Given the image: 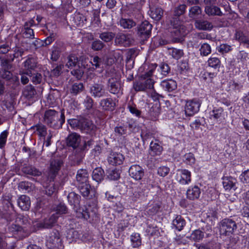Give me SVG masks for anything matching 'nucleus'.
Instances as JSON below:
<instances>
[{"label": "nucleus", "mask_w": 249, "mask_h": 249, "mask_svg": "<svg viewBox=\"0 0 249 249\" xmlns=\"http://www.w3.org/2000/svg\"><path fill=\"white\" fill-rule=\"evenodd\" d=\"M68 123L74 129H78L82 133L89 134L91 136L96 134L97 126L92 121L87 118L80 117L76 119H69Z\"/></svg>", "instance_id": "1"}, {"label": "nucleus", "mask_w": 249, "mask_h": 249, "mask_svg": "<svg viewBox=\"0 0 249 249\" xmlns=\"http://www.w3.org/2000/svg\"><path fill=\"white\" fill-rule=\"evenodd\" d=\"M65 122L64 110H61L60 115L54 109H48L45 111L43 116V122L49 127L54 129L62 128Z\"/></svg>", "instance_id": "2"}, {"label": "nucleus", "mask_w": 249, "mask_h": 249, "mask_svg": "<svg viewBox=\"0 0 249 249\" xmlns=\"http://www.w3.org/2000/svg\"><path fill=\"white\" fill-rule=\"evenodd\" d=\"M67 199L70 204L73 206V209L76 213L77 217L83 218L87 220L89 218L90 215L87 210H84L83 209L80 208L81 196L79 195L74 192H71L68 194Z\"/></svg>", "instance_id": "3"}, {"label": "nucleus", "mask_w": 249, "mask_h": 249, "mask_svg": "<svg viewBox=\"0 0 249 249\" xmlns=\"http://www.w3.org/2000/svg\"><path fill=\"white\" fill-rule=\"evenodd\" d=\"M237 229L236 222L231 218L222 220L219 224V231L221 235H230Z\"/></svg>", "instance_id": "4"}, {"label": "nucleus", "mask_w": 249, "mask_h": 249, "mask_svg": "<svg viewBox=\"0 0 249 249\" xmlns=\"http://www.w3.org/2000/svg\"><path fill=\"white\" fill-rule=\"evenodd\" d=\"M63 165V161L61 158L53 157L51 159L48 177L51 180H53L55 178Z\"/></svg>", "instance_id": "5"}, {"label": "nucleus", "mask_w": 249, "mask_h": 249, "mask_svg": "<svg viewBox=\"0 0 249 249\" xmlns=\"http://www.w3.org/2000/svg\"><path fill=\"white\" fill-rule=\"evenodd\" d=\"M137 29L138 36L142 40H146L151 36L152 25L145 20L139 25Z\"/></svg>", "instance_id": "6"}, {"label": "nucleus", "mask_w": 249, "mask_h": 249, "mask_svg": "<svg viewBox=\"0 0 249 249\" xmlns=\"http://www.w3.org/2000/svg\"><path fill=\"white\" fill-rule=\"evenodd\" d=\"M107 88L110 93L113 94H122V87L121 80L116 77H111L108 79Z\"/></svg>", "instance_id": "7"}, {"label": "nucleus", "mask_w": 249, "mask_h": 249, "mask_svg": "<svg viewBox=\"0 0 249 249\" xmlns=\"http://www.w3.org/2000/svg\"><path fill=\"white\" fill-rule=\"evenodd\" d=\"M171 31L172 41L174 43H182L184 41V37L188 34V31L184 26L173 29Z\"/></svg>", "instance_id": "8"}, {"label": "nucleus", "mask_w": 249, "mask_h": 249, "mask_svg": "<svg viewBox=\"0 0 249 249\" xmlns=\"http://www.w3.org/2000/svg\"><path fill=\"white\" fill-rule=\"evenodd\" d=\"M133 40L128 35L123 33H118L115 37L114 43L115 45L127 47L130 46Z\"/></svg>", "instance_id": "9"}, {"label": "nucleus", "mask_w": 249, "mask_h": 249, "mask_svg": "<svg viewBox=\"0 0 249 249\" xmlns=\"http://www.w3.org/2000/svg\"><path fill=\"white\" fill-rule=\"evenodd\" d=\"M78 189L82 196L88 199L95 197V191L91 189L89 182L78 184Z\"/></svg>", "instance_id": "10"}, {"label": "nucleus", "mask_w": 249, "mask_h": 249, "mask_svg": "<svg viewBox=\"0 0 249 249\" xmlns=\"http://www.w3.org/2000/svg\"><path fill=\"white\" fill-rule=\"evenodd\" d=\"M89 92L94 98H101L107 93L105 86L100 83H94L90 87Z\"/></svg>", "instance_id": "11"}, {"label": "nucleus", "mask_w": 249, "mask_h": 249, "mask_svg": "<svg viewBox=\"0 0 249 249\" xmlns=\"http://www.w3.org/2000/svg\"><path fill=\"white\" fill-rule=\"evenodd\" d=\"M85 156L84 151L80 147L75 149L73 153L69 156L70 164L71 166L79 165Z\"/></svg>", "instance_id": "12"}, {"label": "nucleus", "mask_w": 249, "mask_h": 249, "mask_svg": "<svg viewBox=\"0 0 249 249\" xmlns=\"http://www.w3.org/2000/svg\"><path fill=\"white\" fill-rule=\"evenodd\" d=\"M58 218V215L53 214L50 218L45 219L42 222L37 223L35 226L38 229H51L54 226Z\"/></svg>", "instance_id": "13"}, {"label": "nucleus", "mask_w": 249, "mask_h": 249, "mask_svg": "<svg viewBox=\"0 0 249 249\" xmlns=\"http://www.w3.org/2000/svg\"><path fill=\"white\" fill-rule=\"evenodd\" d=\"M61 240L58 231H53L47 240V245L51 249L58 248L61 246Z\"/></svg>", "instance_id": "14"}, {"label": "nucleus", "mask_w": 249, "mask_h": 249, "mask_svg": "<svg viewBox=\"0 0 249 249\" xmlns=\"http://www.w3.org/2000/svg\"><path fill=\"white\" fill-rule=\"evenodd\" d=\"M37 61L35 57L29 56L23 63V66L26 71V73L31 76L32 71L35 70L37 67Z\"/></svg>", "instance_id": "15"}, {"label": "nucleus", "mask_w": 249, "mask_h": 249, "mask_svg": "<svg viewBox=\"0 0 249 249\" xmlns=\"http://www.w3.org/2000/svg\"><path fill=\"white\" fill-rule=\"evenodd\" d=\"M130 176L134 179L139 180L142 178L144 175V169L139 165H132L129 169Z\"/></svg>", "instance_id": "16"}, {"label": "nucleus", "mask_w": 249, "mask_h": 249, "mask_svg": "<svg viewBox=\"0 0 249 249\" xmlns=\"http://www.w3.org/2000/svg\"><path fill=\"white\" fill-rule=\"evenodd\" d=\"M81 136L76 133H72L67 137V143L69 146L72 147L74 149L80 147Z\"/></svg>", "instance_id": "17"}, {"label": "nucleus", "mask_w": 249, "mask_h": 249, "mask_svg": "<svg viewBox=\"0 0 249 249\" xmlns=\"http://www.w3.org/2000/svg\"><path fill=\"white\" fill-rule=\"evenodd\" d=\"M200 104L196 101H187L185 105V113L188 116H192L197 112L199 109Z\"/></svg>", "instance_id": "18"}, {"label": "nucleus", "mask_w": 249, "mask_h": 249, "mask_svg": "<svg viewBox=\"0 0 249 249\" xmlns=\"http://www.w3.org/2000/svg\"><path fill=\"white\" fill-rule=\"evenodd\" d=\"M153 70H150L148 72L142 75L140 78L141 81H143V85L145 87V90L149 89H153L154 88V81L152 78Z\"/></svg>", "instance_id": "19"}, {"label": "nucleus", "mask_w": 249, "mask_h": 249, "mask_svg": "<svg viewBox=\"0 0 249 249\" xmlns=\"http://www.w3.org/2000/svg\"><path fill=\"white\" fill-rule=\"evenodd\" d=\"M8 231L13 235H18L19 238L25 237L26 235L23 229L19 225L13 223L9 225Z\"/></svg>", "instance_id": "20"}, {"label": "nucleus", "mask_w": 249, "mask_h": 249, "mask_svg": "<svg viewBox=\"0 0 249 249\" xmlns=\"http://www.w3.org/2000/svg\"><path fill=\"white\" fill-rule=\"evenodd\" d=\"M237 180L231 177H226L223 178V185L226 190L235 191L237 188Z\"/></svg>", "instance_id": "21"}, {"label": "nucleus", "mask_w": 249, "mask_h": 249, "mask_svg": "<svg viewBox=\"0 0 249 249\" xmlns=\"http://www.w3.org/2000/svg\"><path fill=\"white\" fill-rule=\"evenodd\" d=\"M138 55V50L135 48H131L126 53V67L129 69L133 67L134 62V58Z\"/></svg>", "instance_id": "22"}, {"label": "nucleus", "mask_w": 249, "mask_h": 249, "mask_svg": "<svg viewBox=\"0 0 249 249\" xmlns=\"http://www.w3.org/2000/svg\"><path fill=\"white\" fill-rule=\"evenodd\" d=\"M107 160L109 164L112 165H120L123 163L124 157L121 153H111L108 157Z\"/></svg>", "instance_id": "23"}, {"label": "nucleus", "mask_w": 249, "mask_h": 249, "mask_svg": "<svg viewBox=\"0 0 249 249\" xmlns=\"http://www.w3.org/2000/svg\"><path fill=\"white\" fill-rule=\"evenodd\" d=\"M100 104L105 110L113 111L116 107L115 101L111 98L101 100Z\"/></svg>", "instance_id": "24"}, {"label": "nucleus", "mask_w": 249, "mask_h": 249, "mask_svg": "<svg viewBox=\"0 0 249 249\" xmlns=\"http://www.w3.org/2000/svg\"><path fill=\"white\" fill-rule=\"evenodd\" d=\"M163 150L162 146L159 143L158 140L151 142L150 144V154L152 156L160 155Z\"/></svg>", "instance_id": "25"}, {"label": "nucleus", "mask_w": 249, "mask_h": 249, "mask_svg": "<svg viewBox=\"0 0 249 249\" xmlns=\"http://www.w3.org/2000/svg\"><path fill=\"white\" fill-rule=\"evenodd\" d=\"M205 12L209 16H217L220 17L223 15V13L221 11L220 8L214 4L206 5L205 7Z\"/></svg>", "instance_id": "26"}, {"label": "nucleus", "mask_w": 249, "mask_h": 249, "mask_svg": "<svg viewBox=\"0 0 249 249\" xmlns=\"http://www.w3.org/2000/svg\"><path fill=\"white\" fill-rule=\"evenodd\" d=\"M89 174L85 169H80L77 171L76 179L78 184L89 182Z\"/></svg>", "instance_id": "27"}, {"label": "nucleus", "mask_w": 249, "mask_h": 249, "mask_svg": "<svg viewBox=\"0 0 249 249\" xmlns=\"http://www.w3.org/2000/svg\"><path fill=\"white\" fill-rule=\"evenodd\" d=\"M18 206L24 211L28 210L30 207L31 201L29 196L26 195L21 196L18 200Z\"/></svg>", "instance_id": "28"}, {"label": "nucleus", "mask_w": 249, "mask_h": 249, "mask_svg": "<svg viewBox=\"0 0 249 249\" xmlns=\"http://www.w3.org/2000/svg\"><path fill=\"white\" fill-rule=\"evenodd\" d=\"M160 85L164 89L168 92H171L177 88L176 82L172 79L163 80L161 82Z\"/></svg>", "instance_id": "29"}, {"label": "nucleus", "mask_w": 249, "mask_h": 249, "mask_svg": "<svg viewBox=\"0 0 249 249\" xmlns=\"http://www.w3.org/2000/svg\"><path fill=\"white\" fill-rule=\"evenodd\" d=\"M119 24L124 29H131L136 25V22L132 19L122 18L119 21Z\"/></svg>", "instance_id": "30"}, {"label": "nucleus", "mask_w": 249, "mask_h": 249, "mask_svg": "<svg viewBox=\"0 0 249 249\" xmlns=\"http://www.w3.org/2000/svg\"><path fill=\"white\" fill-rule=\"evenodd\" d=\"M36 91L32 85L27 86L23 91V96L27 99H31L34 98L36 95Z\"/></svg>", "instance_id": "31"}, {"label": "nucleus", "mask_w": 249, "mask_h": 249, "mask_svg": "<svg viewBox=\"0 0 249 249\" xmlns=\"http://www.w3.org/2000/svg\"><path fill=\"white\" fill-rule=\"evenodd\" d=\"M92 177L97 182H101L104 177V171L101 167L96 168L92 172Z\"/></svg>", "instance_id": "32"}, {"label": "nucleus", "mask_w": 249, "mask_h": 249, "mask_svg": "<svg viewBox=\"0 0 249 249\" xmlns=\"http://www.w3.org/2000/svg\"><path fill=\"white\" fill-rule=\"evenodd\" d=\"M163 12L161 8L156 7L151 9L150 16L155 20H160L163 16Z\"/></svg>", "instance_id": "33"}, {"label": "nucleus", "mask_w": 249, "mask_h": 249, "mask_svg": "<svg viewBox=\"0 0 249 249\" xmlns=\"http://www.w3.org/2000/svg\"><path fill=\"white\" fill-rule=\"evenodd\" d=\"M68 61L66 66L69 68H72L76 66L77 64L79 65V58L77 55L74 54H71L67 57Z\"/></svg>", "instance_id": "34"}, {"label": "nucleus", "mask_w": 249, "mask_h": 249, "mask_svg": "<svg viewBox=\"0 0 249 249\" xmlns=\"http://www.w3.org/2000/svg\"><path fill=\"white\" fill-rule=\"evenodd\" d=\"M200 194V190L197 186H195L191 189H188L187 191V197L190 199L197 198Z\"/></svg>", "instance_id": "35"}, {"label": "nucleus", "mask_w": 249, "mask_h": 249, "mask_svg": "<svg viewBox=\"0 0 249 249\" xmlns=\"http://www.w3.org/2000/svg\"><path fill=\"white\" fill-rule=\"evenodd\" d=\"M181 176L179 182L182 184H187L191 181V173L187 170H181Z\"/></svg>", "instance_id": "36"}, {"label": "nucleus", "mask_w": 249, "mask_h": 249, "mask_svg": "<svg viewBox=\"0 0 249 249\" xmlns=\"http://www.w3.org/2000/svg\"><path fill=\"white\" fill-rule=\"evenodd\" d=\"M22 171L26 174L34 176H39L41 175V172L36 168L32 166L24 167Z\"/></svg>", "instance_id": "37"}, {"label": "nucleus", "mask_w": 249, "mask_h": 249, "mask_svg": "<svg viewBox=\"0 0 249 249\" xmlns=\"http://www.w3.org/2000/svg\"><path fill=\"white\" fill-rule=\"evenodd\" d=\"M115 37V34L112 32H105L99 35V38L105 42L111 41Z\"/></svg>", "instance_id": "38"}, {"label": "nucleus", "mask_w": 249, "mask_h": 249, "mask_svg": "<svg viewBox=\"0 0 249 249\" xmlns=\"http://www.w3.org/2000/svg\"><path fill=\"white\" fill-rule=\"evenodd\" d=\"M169 54L176 60H178L184 55L182 50L172 48L169 49Z\"/></svg>", "instance_id": "39"}, {"label": "nucleus", "mask_w": 249, "mask_h": 249, "mask_svg": "<svg viewBox=\"0 0 249 249\" xmlns=\"http://www.w3.org/2000/svg\"><path fill=\"white\" fill-rule=\"evenodd\" d=\"M23 36L26 38L34 39L35 38V34L33 30L28 27L27 24H24L23 30H22Z\"/></svg>", "instance_id": "40"}, {"label": "nucleus", "mask_w": 249, "mask_h": 249, "mask_svg": "<svg viewBox=\"0 0 249 249\" xmlns=\"http://www.w3.org/2000/svg\"><path fill=\"white\" fill-rule=\"evenodd\" d=\"M130 240L133 248L139 247L142 244L140 235L138 233H134L132 234L130 236Z\"/></svg>", "instance_id": "41"}, {"label": "nucleus", "mask_w": 249, "mask_h": 249, "mask_svg": "<svg viewBox=\"0 0 249 249\" xmlns=\"http://www.w3.org/2000/svg\"><path fill=\"white\" fill-rule=\"evenodd\" d=\"M173 225L177 230L180 231L185 225V222L180 216H177L173 221Z\"/></svg>", "instance_id": "42"}, {"label": "nucleus", "mask_w": 249, "mask_h": 249, "mask_svg": "<svg viewBox=\"0 0 249 249\" xmlns=\"http://www.w3.org/2000/svg\"><path fill=\"white\" fill-rule=\"evenodd\" d=\"M18 188L21 190L26 191L27 192H30L34 189L35 186L30 182L21 181L19 183Z\"/></svg>", "instance_id": "43"}, {"label": "nucleus", "mask_w": 249, "mask_h": 249, "mask_svg": "<svg viewBox=\"0 0 249 249\" xmlns=\"http://www.w3.org/2000/svg\"><path fill=\"white\" fill-rule=\"evenodd\" d=\"M73 20L77 25L81 26L83 24L84 21L87 20V19L83 14L78 12L74 14Z\"/></svg>", "instance_id": "44"}, {"label": "nucleus", "mask_w": 249, "mask_h": 249, "mask_svg": "<svg viewBox=\"0 0 249 249\" xmlns=\"http://www.w3.org/2000/svg\"><path fill=\"white\" fill-rule=\"evenodd\" d=\"M84 89L83 84L82 83H75L73 84L70 89L71 93L75 95L82 92Z\"/></svg>", "instance_id": "45"}, {"label": "nucleus", "mask_w": 249, "mask_h": 249, "mask_svg": "<svg viewBox=\"0 0 249 249\" xmlns=\"http://www.w3.org/2000/svg\"><path fill=\"white\" fill-rule=\"evenodd\" d=\"M37 133V134L40 137L45 138V137L47 134L46 127L42 124H38L35 126Z\"/></svg>", "instance_id": "46"}, {"label": "nucleus", "mask_w": 249, "mask_h": 249, "mask_svg": "<svg viewBox=\"0 0 249 249\" xmlns=\"http://www.w3.org/2000/svg\"><path fill=\"white\" fill-rule=\"evenodd\" d=\"M0 77L6 81L14 80L13 73L11 71L7 70L0 69Z\"/></svg>", "instance_id": "47"}, {"label": "nucleus", "mask_w": 249, "mask_h": 249, "mask_svg": "<svg viewBox=\"0 0 249 249\" xmlns=\"http://www.w3.org/2000/svg\"><path fill=\"white\" fill-rule=\"evenodd\" d=\"M143 81H141L140 77L139 79L133 83V88L136 91H145V87L143 85Z\"/></svg>", "instance_id": "48"}, {"label": "nucleus", "mask_w": 249, "mask_h": 249, "mask_svg": "<svg viewBox=\"0 0 249 249\" xmlns=\"http://www.w3.org/2000/svg\"><path fill=\"white\" fill-rule=\"evenodd\" d=\"M114 132L116 136H121L128 134L127 127L124 125L117 126L114 128Z\"/></svg>", "instance_id": "49"}, {"label": "nucleus", "mask_w": 249, "mask_h": 249, "mask_svg": "<svg viewBox=\"0 0 249 249\" xmlns=\"http://www.w3.org/2000/svg\"><path fill=\"white\" fill-rule=\"evenodd\" d=\"M14 53L12 56H11V61H13L15 58H17L23 55L24 53V50L18 46L15 47L13 48Z\"/></svg>", "instance_id": "50"}, {"label": "nucleus", "mask_w": 249, "mask_h": 249, "mask_svg": "<svg viewBox=\"0 0 249 249\" xmlns=\"http://www.w3.org/2000/svg\"><path fill=\"white\" fill-rule=\"evenodd\" d=\"M71 73L77 79L80 80L82 77L84 73V68L82 67H80L78 65V68L71 71Z\"/></svg>", "instance_id": "51"}, {"label": "nucleus", "mask_w": 249, "mask_h": 249, "mask_svg": "<svg viewBox=\"0 0 249 249\" xmlns=\"http://www.w3.org/2000/svg\"><path fill=\"white\" fill-rule=\"evenodd\" d=\"M105 46V44L99 39L94 40L91 43V49L95 51L101 50Z\"/></svg>", "instance_id": "52"}, {"label": "nucleus", "mask_w": 249, "mask_h": 249, "mask_svg": "<svg viewBox=\"0 0 249 249\" xmlns=\"http://www.w3.org/2000/svg\"><path fill=\"white\" fill-rule=\"evenodd\" d=\"M8 96L5 95L4 100L2 101L3 105L4 106L8 109L12 110L14 108V102L12 98L8 99Z\"/></svg>", "instance_id": "53"}, {"label": "nucleus", "mask_w": 249, "mask_h": 249, "mask_svg": "<svg viewBox=\"0 0 249 249\" xmlns=\"http://www.w3.org/2000/svg\"><path fill=\"white\" fill-rule=\"evenodd\" d=\"M208 65L214 69L219 68L220 65V61L216 57L210 58L207 61Z\"/></svg>", "instance_id": "54"}, {"label": "nucleus", "mask_w": 249, "mask_h": 249, "mask_svg": "<svg viewBox=\"0 0 249 249\" xmlns=\"http://www.w3.org/2000/svg\"><path fill=\"white\" fill-rule=\"evenodd\" d=\"M232 50V47L226 43L221 44L217 47L218 51L222 54L228 53Z\"/></svg>", "instance_id": "55"}, {"label": "nucleus", "mask_w": 249, "mask_h": 249, "mask_svg": "<svg viewBox=\"0 0 249 249\" xmlns=\"http://www.w3.org/2000/svg\"><path fill=\"white\" fill-rule=\"evenodd\" d=\"M201 8L200 6H194L189 10V16L191 18H195L201 14Z\"/></svg>", "instance_id": "56"}, {"label": "nucleus", "mask_w": 249, "mask_h": 249, "mask_svg": "<svg viewBox=\"0 0 249 249\" xmlns=\"http://www.w3.org/2000/svg\"><path fill=\"white\" fill-rule=\"evenodd\" d=\"M186 8V6L185 4L179 5L174 9L173 16L180 17L185 13Z\"/></svg>", "instance_id": "57"}, {"label": "nucleus", "mask_w": 249, "mask_h": 249, "mask_svg": "<svg viewBox=\"0 0 249 249\" xmlns=\"http://www.w3.org/2000/svg\"><path fill=\"white\" fill-rule=\"evenodd\" d=\"M55 212L54 214L56 215L65 214L68 213V208L64 204L60 203L56 207Z\"/></svg>", "instance_id": "58"}, {"label": "nucleus", "mask_w": 249, "mask_h": 249, "mask_svg": "<svg viewBox=\"0 0 249 249\" xmlns=\"http://www.w3.org/2000/svg\"><path fill=\"white\" fill-rule=\"evenodd\" d=\"M146 232L148 235L153 236L157 235L159 233V230L156 225L154 224H148L146 230Z\"/></svg>", "instance_id": "59"}, {"label": "nucleus", "mask_w": 249, "mask_h": 249, "mask_svg": "<svg viewBox=\"0 0 249 249\" xmlns=\"http://www.w3.org/2000/svg\"><path fill=\"white\" fill-rule=\"evenodd\" d=\"M169 23L173 27V29L183 26L179 19V17L176 16H173L169 20Z\"/></svg>", "instance_id": "60"}, {"label": "nucleus", "mask_w": 249, "mask_h": 249, "mask_svg": "<svg viewBox=\"0 0 249 249\" xmlns=\"http://www.w3.org/2000/svg\"><path fill=\"white\" fill-rule=\"evenodd\" d=\"M205 195V197L207 198L208 200H212L216 197V191L213 187H211L206 190Z\"/></svg>", "instance_id": "61"}, {"label": "nucleus", "mask_w": 249, "mask_h": 249, "mask_svg": "<svg viewBox=\"0 0 249 249\" xmlns=\"http://www.w3.org/2000/svg\"><path fill=\"white\" fill-rule=\"evenodd\" d=\"M12 62L13 61H11V58L10 59H1L0 61V66L1 67V69L10 70L12 67V65L11 64Z\"/></svg>", "instance_id": "62"}, {"label": "nucleus", "mask_w": 249, "mask_h": 249, "mask_svg": "<svg viewBox=\"0 0 249 249\" xmlns=\"http://www.w3.org/2000/svg\"><path fill=\"white\" fill-rule=\"evenodd\" d=\"M183 161L187 164L192 165L195 162V158L192 153L186 154L183 157Z\"/></svg>", "instance_id": "63"}, {"label": "nucleus", "mask_w": 249, "mask_h": 249, "mask_svg": "<svg viewBox=\"0 0 249 249\" xmlns=\"http://www.w3.org/2000/svg\"><path fill=\"white\" fill-rule=\"evenodd\" d=\"M30 77H32L31 80L34 84H39L42 82L43 77L40 73H32V75Z\"/></svg>", "instance_id": "64"}]
</instances>
